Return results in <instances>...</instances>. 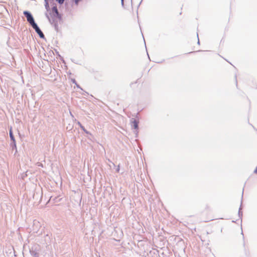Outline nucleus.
Instances as JSON below:
<instances>
[{"label": "nucleus", "mask_w": 257, "mask_h": 257, "mask_svg": "<svg viewBox=\"0 0 257 257\" xmlns=\"http://www.w3.org/2000/svg\"><path fill=\"white\" fill-rule=\"evenodd\" d=\"M45 8L47 12H49V14L53 16H58V11L55 4H53L52 6V8L50 9L48 4V0H45Z\"/></svg>", "instance_id": "f257e3e1"}, {"label": "nucleus", "mask_w": 257, "mask_h": 257, "mask_svg": "<svg viewBox=\"0 0 257 257\" xmlns=\"http://www.w3.org/2000/svg\"><path fill=\"white\" fill-rule=\"evenodd\" d=\"M49 22L53 25L55 30H58V27L62 23V17H47Z\"/></svg>", "instance_id": "f03ea898"}, {"label": "nucleus", "mask_w": 257, "mask_h": 257, "mask_svg": "<svg viewBox=\"0 0 257 257\" xmlns=\"http://www.w3.org/2000/svg\"><path fill=\"white\" fill-rule=\"evenodd\" d=\"M27 19L33 28L37 26V24L35 22L34 17H27Z\"/></svg>", "instance_id": "7ed1b4c3"}, {"label": "nucleus", "mask_w": 257, "mask_h": 257, "mask_svg": "<svg viewBox=\"0 0 257 257\" xmlns=\"http://www.w3.org/2000/svg\"><path fill=\"white\" fill-rule=\"evenodd\" d=\"M33 29L35 30L36 32L39 35V37L41 38H44V35L43 33V32L41 31L39 27L37 26L33 28Z\"/></svg>", "instance_id": "20e7f679"}, {"label": "nucleus", "mask_w": 257, "mask_h": 257, "mask_svg": "<svg viewBox=\"0 0 257 257\" xmlns=\"http://www.w3.org/2000/svg\"><path fill=\"white\" fill-rule=\"evenodd\" d=\"M10 137L11 140L13 141V146L12 147L13 149H14V148H16V141H15L14 136V135L13 134V132H12V128H11V129L10 130Z\"/></svg>", "instance_id": "39448f33"}, {"label": "nucleus", "mask_w": 257, "mask_h": 257, "mask_svg": "<svg viewBox=\"0 0 257 257\" xmlns=\"http://www.w3.org/2000/svg\"><path fill=\"white\" fill-rule=\"evenodd\" d=\"M132 126L134 127L135 129H137L138 128V122L134 119L132 121Z\"/></svg>", "instance_id": "423d86ee"}, {"label": "nucleus", "mask_w": 257, "mask_h": 257, "mask_svg": "<svg viewBox=\"0 0 257 257\" xmlns=\"http://www.w3.org/2000/svg\"><path fill=\"white\" fill-rule=\"evenodd\" d=\"M23 13L26 16H32L31 13L29 12L24 11Z\"/></svg>", "instance_id": "0eeeda50"}, {"label": "nucleus", "mask_w": 257, "mask_h": 257, "mask_svg": "<svg viewBox=\"0 0 257 257\" xmlns=\"http://www.w3.org/2000/svg\"><path fill=\"white\" fill-rule=\"evenodd\" d=\"M81 128H82V130H83L85 133H86V134H88V133H89V132H88V131H87L85 129V128H84V127L83 126L81 125Z\"/></svg>", "instance_id": "6e6552de"}, {"label": "nucleus", "mask_w": 257, "mask_h": 257, "mask_svg": "<svg viewBox=\"0 0 257 257\" xmlns=\"http://www.w3.org/2000/svg\"><path fill=\"white\" fill-rule=\"evenodd\" d=\"M60 4H62L64 3L65 0H56Z\"/></svg>", "instance_id": "1a4fd4ad"}, {"label": "nucleus", "mask_w": 257, "mask_h": 257, "mask_svg": "<svg viewBox=\"0 0 257 257\" xmlns=\"http://www.w3.org/2000/svg\"><path fill=\"white\" fill-rule=\"evenodd\" d=\"M73 1L74 2L75 5H77L79 2L81 0H73Z\"/></svg>", "instance_id": "9d476101"}, {"label": "nucleus", "mask_w": 257, "mask_h": 257, "mask_svg": "<svg viewBox=\"0 0 257 257\" xmlns=\"http://www.w3.org/2000/svg\"><path fill=\"white\" fill-rule=\"evenodd\" d=\"M240 210H241V207H240V208L239 209V211H238V215L239 216H240V215H242V212H241Z\"/></svg>", "instance_id": "9b49d317"}, {"label": "nucleus", "mask_w": 257, "mask_h": 257, "mask_svg": "<svg viewBox=\"0 0 257 257\" xmlns=\"http://www.w3.org/2000/svg\"><path fill=\"white\" fill-rule=\"evenodd\" d=\"M72 81L73 83H74L75 84H77V83H76V81H75V79H72Z\"/></svg>", "instance_id": "f8f14e48"}, {"label": "nucleus", "mask_w": 257, "mask_h": 257, "mask_svg": "<svg viewBox=\"0 0 257 257\" xmlns=\"http://www.w3.org/2000/svg\"><path fill=\"white\" fill-rule=\"evenodd\" d=\"M197 38H198V34H197ZM198 44H200V42H199V38H198Z\"/></svg>", "instance_id": "ddd939ff"}, {"label": "nucleus", "mask_w": 257, "mask_h": 257, "mask_svg": "<svg viewBox=\"0 0 257 257\" xmlns=\"http://www.w3.org/2000/svg\"><path fill=\"white\" fill-rule=\"evenodd\" d=\"M76 85V86L78 87V88H80L81 89H82V88H81V87H80V86L78 85V84H75Z\"/></svg>", "instance_id": "4468645a"}, {"label": "nucleus", "mask_w": 257, "mask_h": 257, "mask_svg": "<svg viewBox=\"0 0 257 257\" xmlns=\"http://www.w3.org/2000/svg\"><path fill=\"white\" fill-rule=\"evenodd\" d=\"M77 123L78 124V125L81 127V125H82V124L80 123V122H78Z\"/></svg>", "instance_id": "2eb2a0df"}, {"label": "nucleus", "mask_w": 257, "mask_h": 257, "mask_svg": "<svg viewBox=\"0 0 257 257\" xmlns=\"http://www.w3.org/2000/svg\"><path fill=\"white\" fill-rule=\"evenodd\" d=\"M123 1H124V0H121V3H122V4H123Z\"/></svg>", "instance_id": "dca6fc26"}, {"label": "nucleus", "mask_w": 257, "mask_h": 257, "mask_svg": "<svg viewBox=\"0 0 257 257\" xmlns=\"http://www.w3.org/2000/svg\"><path fill=\"white\" fill-rule=\"evenodd\" d=\"M117 171L118 172L119 171V169H117Z\"/></svg>", "instance_id": "f3484780"}]
</instances>
